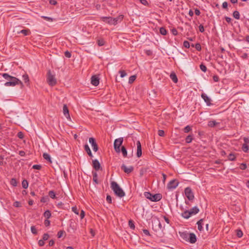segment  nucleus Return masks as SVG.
I'll return each instance as SVG.
<instances>
[{
    "label": "nucleus",
    "instance_id": "obj_1",
    "mask_svg": "<svg viewBox=\"0 0 249 249\" xmlns=\"http://www.w3.org/2000/svg\"><path fill=\"white\" fill-rule=\"evenodd\" d=\"M111 188L114 193L118 196L122 197L124 196L125 193L123 189L120 187L118 183L115 181H112L111 183Z\"/></svg>",
    "mask_w": 249,
    "mask_h": 249
},
{
    "label": "nucleus",
    "instance_id": "obj_2",
    "mask_svg": "<svg viewBox=\"0 0 249 249\" xmlns=\"http://www.w3.org/2000/svg\"><path fill=\"white\" fill-rule=\"evenodd\" d=\"M144 196L153 202H157L162 198V195L160 194H152L150 192H146L144 193Z\"/></svg>",
    "mask_w": 249,
    "mask_h": 249
},
{
    "label": "nucleus",
    "instance_id": "obj_3",
    "mask_svg": "<svg viewBox=\"0 0 249 249\" xmlns=\"http://www.w3.org/2000/svg\"><path fill=\"white\" fill-rule=\"evenodd\" d=\"M123 138H119L116 139L114 142V148L115 151L117 153H120L121 151L120 146L122 144L123 142Z\"/></svg>",
    "mask_w": 249,
    "mask_h": 249
},
{
    "label": "nucleus",
    "instance_id": "obj_4",
    "mask_svg": "<svg viewBox=\"0 0 249 249\" xmlns=\"http://www.w3.org/2000/svg\"><path fill=\"white\" fill-rule=\"evenodd\" d=\"M17 85H20L21 88L23 87L22 82L19 79H14L13 81H9L5 83L6 86H15Z\"/></svg>",
    "mask_w": 249,
    "mask_h": 249
},
{
    "label": "nucleus",
    "instance_id": "obj_5",
    "mask_svg": "<svg viewBox=\"0 0 249 249\" xmlns=\"http://www.w3.org/2000/svg\"><path fill=\"white\" fill-rule=\"evenodd\" d=\"M184 192L186 196L189 200H192L194 199V195L190 187L186 188Z\"/></svg>",
    "mask_w": 249,
    "mask_h": 249
},
{
    "label": "nucleus",
    "instance_id": "obj_6",
    "mask_svg": "<svg viewBox=\"0 0 249 249\" xmlns=\"http://www.w3.org/2000/svg\"><path fill=\"white\" fill-rule=\"evenodd\" d=\"M178 184V182L177 180L174 179L171 180L167 185V188L169 189H175Z\"/></svg>",
    "mask_w": 249,
    "mask_h": 249
},
{
    "label": "nucleus",
    "instance_id": "obj_7",
    "mask_svg": "<svg viewBox=\"0 0 249 249\" xmlns=\"http://www.w3.org/2000/svg\"><path fill=\"white\" fill-rule=\"evenodd\" d=\"M101 19L102 21L107 23L109 25H113V23L114 19H113V18L111 17H102L101 18Z\"/></svg>",
    "mask_w": 249,
    "mask_h": 249
},
{
    "label": "nucleus",
    "instance_id": "obj_8",
    "mask_svg": "<svg viewBox=\"0 0 249 249\" xmlns=\"http://www.w3.org/2000/svg\"><path fill=\"white\" fill-rule=\"evenodd\" d=\"M89 142L91 144L93 150L95 152H97L98 150V146L95 140L93 138H89Z\"/></svg>",
    "mask_w": 249,
    "mask_h": 249
},
{
    "label": "nucleus",
    "instance_id": "obj_9",
    "mask_svg": "<svg viewBox=\"0 0 249 249\" xmlns=\"http://www.w3.org/2000/svg\"><path fill=\"white\" fill-rule=\"evenodd\" d=\"M121 169L125 173L129 174L133 171L134 167L132 166H130L129 167H127L124 164H123L121 166Z\"/></svg>",
    "mask_w": 249,
    "mask_h": 249
},
{
    "label": "nucleus",
    "instance_id": "obj_10",
    "mask_svg": "<svg viewBox=\"0 0 249 249\" xmlns=\"http://www.w3.org/2000/svg\"><path fill=\"white\" fill-rule=\"evenodd\" d=\"M188 241L191 243H195L196 241V237L194 233H189Z\"/></svg>",
    "mask_w": 249,
    "mask_h": 249
},
{
    "label": "nucleus",
    "instance_id": "obj_11",
    "mask_svg": "<svg viewBox=\"0 0 249 249\" xmlns=\"http://www.w3.org/2000/svg\"><path fill=\"white\" fill-rule=\"evenodd\" d=\"M137 156L138 158H139L142 155L141 144L139 141H137Z\"/></svg>",
    "mask_w": 249,
    "mask_h": 249
},
{
    "label": "nucleus",
    "instance_id": "obj_12",
    "mask_svg": "<svg viewBox=\"0 0 249 249\" xmlns=\"http://www.w3.org/2000/svg\"><path fill=\"white\" fill-rule=\"evenodd\" d=\"M92 165L96 171H98L101 168L100 163L97 160H93Z\"/></svg>",
    "mask_w": 249,
    "mask_h": 249
},
{
    "label": "nucleus",
    "instance_id": "obj_13",
    "mask_svg": "<svg viewBox=\"0 0 249 249\" xmlns=\"http://www.w3.org/2000/svg\"><path fill=\"white\" fill-rule=\"evenodd\" d=\"M201 96L208 106L211 105V99L205 93H202L201 95Z\"/></svg>",
    "mask_w": 249,
    "mask_h": 249
},
{
    "label": "nucleus",
    "instance_id": "obj_14",
    "mask_svg": "<svg viewBox=\"0 0 249 249\" xmlns=\"http://www.w3.org/2000/svg\"><path fill=\"white\" fill-rule=\"evenodd\" d=\"M63 112L65 116L67 118H70L69 111L66 105H64L63 107Z\"/></svg>",
    "mask_w": 249,
    "mask_h": 249
},
{
    "label": "nucleus",
    "instance_id": "obj_15",
    "mask_svg": "<svg viewBox=\"0 0 249 249\" xmlns=\"http://www.w3.org/2000/svg\"><path fill=\"white\" fill-rule=\"evenodd\" d=\"M199 210L196 206L194 207L189 211L190 214L191 216L193 215H195L197 213L199 212Z\"/></svg>",
    "mask_w": 249,
    "mask_h": 249
},
{
    "label": "nucleus",
    "instance_id": "obj_16",
    "mask_svg": "<svg viewBox=\"0 0 249 249\" xmlns=\"http://www.w3.org/2000/svg\"><path fill=\"white\" fill-rule=\"evenodd\" d=\"M123 18L124 16L122 15H119V16L115 18H113V19H114V21H113V25H115L117 24L118 22H121L123 20Z\"/></svg>",
    "mask_w": 249,
    "mask_h": 249
},
{
    "label": "nucleus",
    "instance_id": "obj_17",
    "mask_svg": "<svg viewBox=\"0 0 249 249\" xmlns=\"http://www.w3.org/2000/svg\"><path fill=\"white\" fill-rule=\"evenodd\" d=\"M179 235L182 239H184L185 241H188L189 233H187V232H179Z\"/></svg>",
    "mask_w": 249,
    "mask_h": 249
},
{
    "label": "nucleus",
    "instance_id": "obj_18",
    "mask_svg": "<svg viewBox=\"0 0 249 249\" xmlns=\"http://www.w3.org/2000/svg\"><path fill=\"white\" fill-rule=\"evenodd\" d=\"M56 79H47V83L51 86H53L56 84Z\"/></svg>",
    "mask_w": 249,
    "mask_h": 249
},
{
    "label": "nucleus",
    "instance_id": "obj_19",
    "mask_svg": "<svg viewBox=\"0 0 249 249\" xmlns=\"http://www.w3.org/2000/svg\"><path fill=\"white\" fill-rule=\"evenodd\" d=\"M84 149H85V150L87 152V154H88V155L90 157H93V155H92V154L91 152V150L89 146V145L88 144H85V146H84Z\"/></svg>",
    "mask_w": 249,
    "mask_h": 249
},
{
    "label": "nucleus",
    "instance_id": "obj_20",
    "mask_svg": "<svg viewBox=\"0 0 249 249\" xmlns=\"http://www.w3.org/2000/svg\"><path fill=\"white\" fill-rule=\"evenodd\" d=\"M100 79H90V83L94 86H97L99 84Z\"/></svg>",
    "mask_w": 249,
    "mask_h": 249
},
{
    "label": "nucleus",
    "instance_id": "obj_21",
    "mask_svg": "<svg viewBox=\"0 0 249 249\" xmlns=\"http://www.w3.org/2000/svg\"><path fill=\"white\" fill-rule=\"evenodd\" d=\"M181 215L183 218L185 219H188L191 217L189 211L188 210H186L183 213H182Z\"/></svg>",
    "mask_w": 249,
    "mask_h": 249
},
{
    "label": "nucleus",
    "instance_id": "obj_22",
    "mask_svg": "<svg viewBox=\"0 0 249 249\" xmlns=\"http://www.w3.org/2000/svg\"><path fill=\"white\" fill-rule=\"evenodd\" d=\"M197 225L198 226V230L199 231H202L203 230V228L202 227L203 225V219H200L197 222Z\"/></svg>",
    "mask_w": 249,
    "mask_h": 249
},
{
    "label": "nucleus",
    "instance_id": "obj_23",
    "mask_svg": "<svg viewBox=\"0 0 249 249\" xmlns=\"http://www.w3.org/2000/svg\"><path fill=\"white\" fill-rule=\"evenodd\" d=\"M219 123L216 122L214 120H211L209 121L208 125L209 126L211 127H214L216 124H219Z\"/></svg>",
    "mask_w": 249,
    "mask_h": 249
},
{
    "label": "nucleus",
    "instance_id": "obj_24",
    "mask_svg": "<svg viewBox=\"0 0 249 249\" xmlns=\"http://www.w3.org/2000/svg\"><path fill=\"white\" fill-rule=\"evenodd\" d=\"M18 33H21L23 34L25 36H28L30 35L31 31L29 29H23L21 30L20 32H18Z\"/></svg>",
    "mask_w": 249,
    "mask_h": 249
},
{
    "label": "nucleus",
    "instance_id": "obj_25",
    "mask_svg": "<svg viewBox=\"0 0 249 249\" xmlns=\"http://www.w3.org/2000/svg\"><path fill=\"white\" fill-rule=\"evenodd\" d=\"M43 157L46 160L48 161L50 163H52L51 158L50 156L49 155V154H48V153H44L43 154Z\"/></svg>",
    "mask_w": 249,
    "mask_h": 249
},
{
    "label": "nucleus",
    "instance_id": "obj_26",
    "mask_svg": "<svg viewBox=\"0 0 249 249\" xmlns=\"http://www.w3.org/2000/svg\"><path fill=\"white\" fill-rule=\"evenodd\" d=\"M43 216L46 218L49 219L51 216V213L49 210H46L43 213Z\"/></svg>",
    "mask_w": 249,
    "mask_h": 249
},
{
    "label": "nucleus",
    "instance_id": "obj_27",
    "mask_svg": "<svg viewBox=\"0 0 249 249\" xmlns=\"http://www.w3.org/2000/svg\"><path fill=\"white\" fill-rule=\"evenodd\" d=\"M121 151L122 152V153L123 155V156L124 157H126L127 153L126 149L125 148L124 146H122L121 149Z\"/></svg>",
    "mask_w": 249,
    "mask_h": 249
},
{
    "label": "nucleus",
    "instance_id": "obj_28",
    "mask_svg": "<svg viewBox=\"0 0 249 249\" xmlns=\"http://www.w3.org/2000/svg\"><path fill=\"white\" fill-rule=\"evenodd\" d=\"M193 140V136L189 135L185 139L186 142L187 143H189L192 142Z\"/></svg>",
    "mask_w": 249,
    "mask_h": 249
},
{
    "label": "nucleus",
    "instance_id": "obj_29",
    "mask_svg": "<svg viewBox=\"0 0 249 249\" xmlns=\"http://www.w3.org/2000/svg\"><path fill=\"white\" fill-rule=\"evenodd\" d=\"M233 17L236 19L240 18V14L238 11H235L233 13Z\"/></svg>",
    "mask_w": 249,
    "mask_h": 249
},
{
    "label": "nucleus",
    "instance_id": "obj_30",
    "mask_svg": "<svg viewBox=\"0 0 249 249\" xmlns=\"http://www.w3.org/2000/svg\"><path fill=\"white\" fill-rule=\"evenodd\" d=\"M235 156L232 153H230L228 156V159L231 161H234L235 160Z\"/></svg>",
    "mask_w": 249,
    "mask_h": 249
},
{
    "label": "nucleus",
    "instance_id": "obj_31",
    "mask_svg": "<svg viewBox=\"0 0 249 249\" xmlns=\"http://www.w3.org/2000/svg\"><path fill=\"white\" fill-rule=\"evenodd\" d=\"M22 186L24 189H27L28 187V182L26 179H24L22 182Z\"/></svg>",
    "mask_w": 249,
    "mask_h": 249
},
{
    "label": "nucleus",
    "instance_id": "obj_32",
    "mask_svg": "<svg viewBox=\"0 0 249 249\" xmlns=\"http://www.w3.org/2000/svg\"><path fill=\"white\" fill-rule=\"evenodd\" d=\"M93 174V180L96 183L98 184V179H97V174L96 172H92Z\"/></svg>",
    "mask_w": 249,
    "mask_h": 249
},
{
    "label": "nucleus",
    "instance_id": "obj_33",
    "mask_svg": "<svg viewBox=\"0 0 249 249\" xmlns=\"http://www.w3.org/2000/svg\"><path fill=\"white\" fill-rule=\"evenodd\" d=\"M128 225L130 227V228L132 230H134L135 228L134 223L132 220H129Z\"/></svg>",
    "mask_w": 249,
    "mask_h": 249
},
{
    "label": "nucleus",
    "instance_id": "obj_34",
    "mask_svg": "<svg viewBox=\"0 0 249 249\" xmlns=\"http://www.w3.org/2000/svg\"><path fill=\"white\" fill-rule=\"evenodd\" d=\"M242 149L244 152H247L249 150V146L248 144L246 143L243 144Z\"/></svg>",
    "mask_w": 249,
    "mask_h": 249
},
{
    "label": "nucleus",
    "instance_id": "obj_35",
    "mask_svg": "<svg viewBox=\"0 0 249 249\" xmlns=\"http://www.w3.org/2000/svg\"><path fill=\"white\" fill-rule=\"evenodd\" d=\"M160 32L162 35H166L167 34V31L164 27H161L160 29Z\"/></svg>",
    "mask_w": 249,
    "mask_h": 249
},
{
    "label": "nucleus",
    "instance_id": "obj_36",
    "mask_svg": "<svg viewBox=\"0 0 249 249\" xmlns=\"http://www.w3.org/2000/svg\"><path fill=\"white\" fill-rule=\"evenodd\" d=\"M49 196L53 198L54 199L55 198V192L53 191H50L49 192Z\"/></svg>",
    "mask_w": 249,
    "mask_h": 249
},
{
    "label": "nucleus",
    "instance_id": "obj_37",
    "mask_svg": "<svg viewBox=\"0 0 249 249\" xmlns=\"http://www.w3.org/2000/svg\"><path fill=\"white\" fill-rule=\"evenodd\" d=\"M105 43V42L104 40L103 39H98V40H97V44H98V46H102L104 45Z\"/></svg>",
    "mask_w": 249,
    "mask_h": 249
},
{
    "label": "nucleus",
    "instance_id": "obj_38",
    "mask_svg": "<svg viewBox=\"0 0 249 249\" xmlns=\"http://www.w3.org/2000/svg\"><path fill=\"white\" fill-rule=\"evenodd\" d=\"M10 183L13 186H16L17 185V182L15 178H12L10 181Z\"/></svg>",
    "mask_w": 249,
    "mask_h": 249
},
{
    "label": "nucleus",
    "instance_id": "obj_39",
    "mask_svg": "<svg viewBox=\"0 0 249 249\" xmlns=\"http://www.w3.org/2000/svg\"><path fill=\"white\" fill-rule=\"evenodd\" d=\"M49 200V198L47 196L42 197L40 201L42 203L47 202Z\"/></svg>",
    "mask_w": 249,
    "mask_h": 249
},
{
    "label": "nucleus",
    "instance_id": "obj_40",
    "mask_svg": "<svg viewBox=\"0 0 249 249\" xmlns=\"http://www.w3.org/2000/svg\"><path fill=\"white\" fill-rule=\"evenodd\" d=\"M191 130H192V128H191V126H190L189 125H187V126H186V127H184V132L185 133H188Z\"/></svg>",
    "mask_w": 249,
    "mask_h": 249
},
{
    "label": "nucleus",
    "instance_id": "obj_41",
    "mask_svg": "<svg viewBox=\"0 0 249 249\" xmlns=\"http://www.w3.org/2000/svg\"><path fill=\"white\" fill-rule=\"evenodd\" d=\"M200 68L201 69V70L203 71V72H206V71H207V67H206L205 65H204V64H201L200 65Z\"/></svg>",
    "mask_w": 249,
    "mask_h": 249
},
{
    "label": "nucleus",
    "instance_id": "obj_42",
    "mask_svg": "<svg viewBox=\"0 0 249 249\" xmlns=\"http://www.w3.org/2000/svg\"><path fill=\"white\" fill-rule=\"evenodd\" d=\"M183 46L186 48H189L190 46V43L188 41H184L183 42Z\"/></svg>",
    "mask_w": 249,
    "mask_h": 249
},
{
    "label": "nucleus",
    "instance_id": "obj_43",
    "mask_svg": "<svg viewBox=\"0 0 249 249\" xmlns=\"http://www.w3.org/2000/svg\"><path fill=\"white\" fill-rule=\"evenodd\" d=\"M65 233V231H60L58 232L57 236L58 238H60L63 235L64 233Z\"/></svg>",
    "mask_w": 249,
    "mask_h": 249
},
{
    "label": "nucleus",
    "instance_id": "obj_44",
    "mask_svg": "<svg viewBox=\"0 0 249 249\" xmlns=\"http://www.w3.org/2000/svg\"><path fill=\"white\" fill-rule=\"evenodd\" d=\"M41 165H38V164H35V165H34L32 167V168L34 169H36V170H40L41 169Z\"/></svg>",
    "mask_w": 249,
    "mask_h": 249
},
{
    "label": "nucleus",
    "instance_id": "obj_45",
    "mask_svg": "<svg viewBox=\"0 0 249 249\" xmlns=\"http://www.w3.org/2000/svg\"><path fill=\"white\" fill-rule=\"evenodd\" d=\"M195 48L198 51H200L201 50V47L199 43H197L195 44Z\"/></svg>",
    "mask_w": 249,
    "mask_h": 249
},
{
    "label": "nucleus",
    "instance_id": "obj_46",
    "mask_svg": "<svg viewBox=\"0 0 249 249\" xmlns=\"http://www.w3.org/2000/svg\"><path fill=\"white\" fill-rule=\"evenodd\" d=\"M119 73H120V76L122 78L125 76L126 75V72L124 71V70L120 71H119Z\"/></svg>",
    "mask_w": 249,
    "mask_h": 249
},
{
    "label": "nucleus",
    "instance_id": "obj_47",
    "mask_svg": "<svg viewBox=\"0 0 249 249\" xmlns=\"http://www.w3.org/2000/svg\"><path fill=\"white\" fill-rule=\"evenodd\" d=\"M237 236L238 237H241L243 236V232L240 230H237Z\"/></svg>",
    "mask_w": 249,
    "mask_h": 249
},
{
    "label": "nucleus",
    "instance_id": "obj_48",
    "mask_svg": "<svg viewBox=\"0 0 249 249\" xmlns=\"http://www.w3.org/2000/svg\"><path fill=\"white\" fill-rule=\"evenodd\" d=\"M31 230L33 234H37V230H36V228H35V227L32 226L31 228Z\"/></svg>",
    "mask_w": 249,
    "mask_h": 249
},
{
    "label": "nucleus",
    "instance_id": "obj_49",
    "mask_svg": "<svg viewBox=\"0 0 249 249\" xmlns=\"http://www.w3.org/2000/svg\"><path fill=\"white\" fill-rule=\"evenodd\" d=\"M72 211L73 212H74L75 214H79V211L77 209L76 207H72Z\"/></svg>",
    "mask_w": 249,
    "mask_h": 249
},
{
    "label": "nucleus",
    "instance_id": "obj_50",
    "mask_svg": "<svg viewBox=\"0 0 249 249\" xmlns=\"http://www.w3.org/2000/svg\"><path fill=\"white\" fill-rule=\"evenodd\" d=\"M49 237V235L48 233H44L43 235L42 240L44 241L47 240Z\"/></svg>",
    "mask_w": 249,
    "mask_h": 249
},
{
    "label": "nucleus",
    "instance_id": "obj_51",
    "mask_svg": "<svg viewBox=\"0 0 249 249\" xmlns=\"http://www.w3.org/2000/svg\"><path fill=\"white\" fill-rule=\"evenodd\" d=\"M140 2L145 6H148L149 3L146 0H140Z\"/></svg>",
    "mask_w": 249,
    "mask_h": 249
},
{
    "label": "nucleus",
    "instance_id": "obj_52",
    "mask_svg": "<svg viewBox=\"0 0 249 249\" xmlns=\"http://www.w3.org/2000/svg\"><path fill=\"white\" fill-rule=\"evenodd\" d=\"M41 18L47 21H53V18L50 17H46V16H42Z\"/></svg>",
    "mask_w": 249,
    "mask_h": 249
},
{
    "label": "nucleus",
    "instance_id": "obj_53",
    "mask_svg": "<svg viewBox=\"0 0 249 249\" xmlns=\"http://www.w3.org/2000/svg\"><path fill=\"white\" fill-rule=\"evenodd\" d=\"M64 54L65 56L67 58H70L71 56V53L68 51H66Z\"/></svg>",
    "mask_w": 249,
    "mask_h": 249
},
{
    "label": "nucleus",
    "instance_id": "obj_54",
    "mask_svg": "<svg viewBox=\"0 0 249 249\" xmlns=\"http://www.w3.org/2000/svg\"><path fill=\"white\" fill-rule=\"evenodd\" d=\"M107 201L109 204H111L112 203V199H111V197L110 196H109V195L107 196Z\"/></svg>",
    "mask_w": 249,
    "mask_h": 249
},
{
    "label": "nucleus",
    "instance_id": "obj_55",
    "mask_svg": "<svg viewBox=\"0 0 249 249\" xmlns=\"http://www.w3.org/2000/svg\"><path fill=\"white\" fill-rule=\"evenodd\" d=\"M17 135L19 139H22L24 138V134L22 132H18Z\"/></svg>",
    "mask_w": 249,
    "mask_h": 249
},
{
    "label": "nucleus",
    "instance_id": "obj_56",
    "mask_svg": "<svg viewBox=\"0 0 249 249\" xmlns=\"http://www.w3.org/2000/svg\"><path fill=\"white\" fill-rule=\"evenodd\" d=\"M240 168L242 170H245L247 168V165L245 163H241L240 165Z\"/></svg>",
    "mask_w": 249,
    "mask_h": 249
},
{
    "label": "nucleus",
    "instance_id": "obj_57",
    "mask_svg": "<svg viewBox=\"0 0 249 249\" xmlns=\"http://www.w3.org/2000/svg\"><path fill=\"white\" fill-rule=\"evenodd\" d=\"M158 135L160 136L163 137L164 135V131L162 130H159L158 131Z\"/></svg>",
    "mask_w": 249,
    "mask_h": 249
},
{
    "label": "nucleus",
    "instance_id": "obj_58",
    "mask_svg": "<svg viewBox=\"0 0 249 249\" xmlns=\"http://www.w3.org/2000/svg\"><path fill=\"white\" fill-rule=\"evenodd\" d=\"M14 206L15 207H21L20 203L18 201H16L14 203Z\"/></svg>",
    "mask_w": 249,
    "mask_h": 249
},
{
    "label": "nucleus",
    "instance_id": "obj_59",
    "mask_svg": "<svg viewBox=\"0 0 249 249\" xmlns=\"http://www.w3.org/2000/svg\"><path fill=\"white\" fill-rule=\"evenodd\" d=\"M44 225L46 227H48L50 225V221L48 220V219H46L44 221Z\"/></svg>",
    "mask_w": 249,
    "mask_h": 249
},
{
    "label": "nucleus",
    "instance_id": "obj_60",
    "mask_svg": "<svg viewBox=\"0 0 249 249\" xmlns=\"http://www.w3.org/2000/svg\"><path fill=\"white\" fill-rule=\"evenodd\" d=\"M198 28H199V30L201 33H203L204 32V26L202 24H200Z\"/></svg>",
    "mask_w": 249,
    "mask_h": 249
},
{
    "label": "nucleus",
    "instance_id": "obj_61",
    "mask_svg": "<svg viewBox=\"0 0 249 249\" xmlns=\"http://www.w3.org/2000/svg\"><path fill=\"white\" fill-rule=\"evenodd\" d=\"M2 76L4 77V78H16L15 77L11 76L7 73H3Z\"/></svg>",
    "mask_w": 249,
    "mask_h": 249
},
{
    "label": "nucleus",
    "instance_id": "obj_62",
    "mask_svg": "<svg viewBox=\"0 0 249 249\" xmlns=\"http://www.w3.org/2000/svg\"><path fill=\"white\" fill-rule=\"evenodd\" d=\"M38 244L39 246L42 247L44 245V241L42 239L40 240H39Z\"/></svg>",
    "mask_w": 249,
    "mask_h": 249
},
{
    "label": "nucleus",
    "instance_id": "obj_63",
    "mask_svg": "<svg viewBox=\"0 0 249 249\" xmlns=\"http://www.w3.org/2000/svg\"><path fill=\"white\" fill-rule=\"evenodd\" d=\"M171 31L174 35L176 36L178 35V31L175 28L172 29Z\"/></svg>",
    "mask_w": 249,
    "mask_h": 249
},
{
    "label": "nucleus",
    "instance_id": "obj_64",
    "mask_svg": "<svg viewBox=\"0 0 249 249\" xmlns=\"http://www.w3.org/2000/svg\"><path fill=\"white\" fill-rule=\"evenodd\" d=\"M143 232L146 235H150L149 231L147 230H146V229L143 230Z\"/></svg>",
    "mask_w": 249,
    "mask_h": 249
}]
</instances>
